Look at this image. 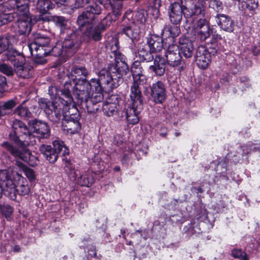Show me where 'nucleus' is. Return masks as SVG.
<instances>
[{
    "label": "nucleus",
    "mask_w": 260,
    "mask_h": 260,
    "mask_svg": "<svg viewBox=\"0 0 260 260\" xmlns=\"http://www.w3.org/2000/svg\"><path fill=\"white\" fill-rule=\"evenodd\" d=\"M64 165V169L68 176L69 179L76 183L81 185L89 187L94 181L93 177L86 172L81 173L75 169L71 160L67 158L63 159Z\"/></svg>",
    "instance_id": "423d86ee"
},
{
    "label": "nucleus",
    "mask_w": 260,
    "mask_h": 260,
    "mask_svg": "<svg viewBox=\"0 0 260 260\" xmlns=\"http://www.w3.org/2000/svg\"><path fill=\"white\" fill-rule=\"evenodd\" d=\"M258 150L260 151V147L257 144H253L251 142L243 145L239 150L238 153L243 156H247L251 151Z\"/></svg>",
    "instance_id": "f704fd0d"
},
{
    "label": "nucleus",
    "mask_w": 260,
    "mask_h": 260,
    "mask_svg": "<svg viewBox=\"0 0 260 260\" xmlns=\"http://www.w3.org/2000/svg\"><path fill=\"white\" fill-rule=\"evenodd\" d=\"M180 51L185 58H190L193 54V45L192 42L187 38L182 37L179 39Z\"/></svg>",
    "instance_id": "393cba45"
},
{
    "label": "nucleus",
    "mask_w": 260,
    "mask_h": 260,
    "mask_svg": "<svg viewBox=\"0 0 260 260\" xmlns=\"http://www.w3.org/2000/svg\"><path fill=\"white\" fill-rule=\"evenodd\" d=\"M4 55V59L9 61L15 69L24 66L25 63V58L24 55L15 49L8 50Z\"/></svg>",
    "instance_id": "dca6fc26"
},
{
    "label": "nucleus",
    "mask_w": 260,
    "mask_h": 260,
    "mask_svg": "<svg viewBox=\"0 0 260 260\" xmlns=\"http://www.w3.org/2000/svg\"><path fill=\"white\" fill-rule=\"evenodd\" d=\"M209 7L217 11L222 10V3L219 0H210L209 2Z\"/></svg>",
    "instance_id": "de8ad7c7"
},
{
    "label": "nucleus",
    "mask_w": 260,
    "mask_h": 260,
    "mask_svg": "<svg viewBox=\"0 0 260 260\" xmlns=\"http://www.w3.org/2000/svg\"><path fill=\"white\" fill-rule=\"evenodd\" d=\"M13 249L14 252H18L20 251V247L19 245H16L13 247Z\"/></svg>",
    "instance_id": "052dcab7"
},
{
    "label": "nucleus",
    "mask_w": 260,
    "mask_h": 260,
    "mask_svg": "<svg viewBox=\"0 0 260 260\" xmlns=\"http://www.w3.org/2000/svg\"><path fill=\"white\" fill-rule=\"evenodd\" d=\"M53 149L50 145L42 144L40 146L39 150L45 156L46 159L50 163H54L58 159V154L61 153L63 155L69 154V149L66 146L64 142L59 139L52 142Z\"/></svg>",
    "instance_id": "6e6552de"
},
{
    "label": "nucleus",
    "mask_w": 260,
    "mask_h": 260,
    "mask_svg": "<svg viewBox=\"0 0 260 260\" xmlns=\"http://www.w3.org/2000/svg\"><path fill=\"white\" fill-rule=\"evenodd\" d=\"M67 84L65 88L67 90L63 92L67 100L61 98H55L50 101L46 99H41L38 101L39 107L43 109L47 116L52 121H57L61 116L64 118L62 122V128L68 134H75L81 129V125L79 122V115L70 96L69 86Z\"/></svg>",
    "instance_id": "f257e3e1"
},
{
    "label": "nucleus",
    "mask_w": 260,
    "mask_h": 260,
    "mask_svg": "<svg viewBox=\"0 0 260 260\" xmlns=\"http://www.w3.org/2000/svg\"><path fill=\"white\" fill-rule=\"evenodd\" d=\"M151 96L156 103H162L165 100L166 94L164 83L158 81L151 86Z\"/></svg>",
    "instance_id": "a211bd4d"
},
{
    "label": "nucleus",
    "mask_w": 260,
    "mask_h": 260,
    "mask_svg": "<svg viewBox=\"0 0 260 260\" xmlns=\"http://www.w3.org/2000/svg\"><path fill=\"white\" fill-rule=\"evenodd\" d=\"M28 123L29 127L20 121H16L14 124L13 128L15 131L13 134H9V137L10 139L14 141L18 146H14L8 142H5L2 144V146L15 158L20 159L24 161L27 160L26 154H28L30 155V152L26 148L24 142H26V140H21L18 136V133L22 132L27 136L28 140H30L31 135L30 128L31 126L30 125V122Z\"/></svg>",
    "instance_id": "20e7f679"
},
{
    "label": "nucleus",
    "mask_w": 260,
    "mask_h": 260,
    "mask_svg": "<svg viewBox=\"0 0 260 260\" xmlns=\"http://www.w3.org/2000/svg\"><path fill=\"white\" fill-rule=\"evenodd\" d=\"M165 56L166 61L170 66L176 68L179 72L184 70L185 64L181 60L179 47L177 45H170L165 51Z\"/></svg>",
    "instance_id": "9d476101"
},
{
    "label": "nucleus",
    "mask_w": 260,
    "mask_h": 260,
    "mask_svg": "<svg viewBox=\"0 0 260 260\" xmlns=\"http://www.w3.org/2000/svg\"><path fill=\"white\" fill-rule=\"evenodd\" d=\"M77 38L76 33L72 32L65 39L62 44L58 43L54 47L51 46V52L52 54L55 56L62 55L67 57L73 55L77 51L78 47Z\"/></svg>",
    "instance_id": "0eeeda50"
},
{
    "label": "nucleus",
    "mask_w": 260,
    "mask_h": 260,
    "mask_svg": "<svg viewBox=\"0 0 260 260\" xmlns=\"http://www.w3.org/2000/svg\"><path fill=\"white\" fill-rule=\"evenodd\" d=\"M14 113L22 117L29 118L31 113L28 109L23 107L21 105L18 106L14 110Z\"/></svg>",
    "instance_id": "ea45409f"
},
{
    "label": "nucleus",
    "mask_w": 260,
    "mask_h": 260,
    "mask_svg": "<svg viewBox=\"0 0 260 260\" xmlns=\"http://www.w3.org/2000/svg\"><path fill=\"white\" fill-rule=\"evenodd\" d=\"M195 58L198 66L203 69L207 68L211 62V55L203 46L198 47Z\"/></svg>",
    "instance_id": "f3484780"
},
{
    "label": "nucleus",
    "mask_w": 260,
    "mask_h": 260,
    "mask_svg": "<svg viewBox=\"0 0 260 260\" xmlns=\"http://www.w3.org/2000/svg\"><path fill=\"white\" fill-rule=\"evenodd\" d=\"M147 49L148 48L146 45H140L139 47L137 52H135L136 58H135V59H136V60L134 62L131 68V72L133 75V68L136 65L135 67L136 68H140V69H141V74L146 77L143 73V70L140 65V62L142 61L149 62L152 60L153 59V56L152 55V53L150 51L148 52ZM145 78H146V77Z\"/></svg>",
    "instance_id": "ddd939ff"
},
{
    "label": "nucleus",
    "mask_w": 260,
    "mask_h": 260,
    "mask_svg": "<svg viewBox=\"0 0 260 260\" xmlns=\"http://www.w3.org/2000/svg\"><path fill=\"white\" fill-rule=\"evenodd\" d=\"M133 16L132 11H127L124 15L123 21L125 23L126 22V20L131 22L135 21V24L140 26V24H143L146 21L147 13L144 10L138 11L136 12L134 17L133 18L132 20H130V19L132 18Z\"/></svg>",
    "instance_id": "5701e85b"
},
{
    "label": "nucleus",
    "mask_w": 260,
    "mask_h": 260,
    "mask_svg": "<svg viewBox=\"0 0 260 260\" xmlns=\"http://www.w3.org/2000/svg\"><path fill=\"white\" fill-rule=\"evenodd\" d=\"M32 45V43H28V46L29 47L31 55H32V51H33Z\"/></svg>",
    "instance_id": "680f3d73"
},
{
    "label": "nucleus",
    "mask_w": 260,
    "mask_h": 260,
    "mask_svg": "<svg viewBox=\"0 0 260 260\" xmlns=\"http://www.w3.org/2000/svg\"><path fill=\"white\" fill-rule=\"evenodd\" d=\"M90 1L86 0H76L74 4V8L77 9L80 7H83L87 4L89 3Z\"/></svg>",
    "instance_id": "603ef678"
},
{
    "label": "nucleus",
    "mask_w": 260,
    "mask_h": 260,
    "mask_svg": "<svg viewBox=\"0 0 260 260\" xmlns=\"http://www.w3.org/2000/svg\"><path fill=\"white\" fill-rule=\"evenodd\" d=\"M31 17H20L18 14L15 22L20 35H29L32 29Z\"/></svg>",
    "instance_id": "aec40b11"
},
{
    "label": "nucleus",
    "mask_w": 260,
    "mask_h": 260,
    "mask_svg": "<svg viewBox=\"0 0 260 260\" xmlns=\"http://www.w3.org/2000/svg\"><path fill=\"white\" fill-rule=\"evenodd\" d=\"M151 14L153 16L154 19L158 18L160 15L159 8L152 7L151 9Z\"/></svg>",
    "instance_id": "4d7b16f0"
},
{
    "label": "nucleus",
    "mask_w": 260,
    "mask_h": 260,
    "mask_svg": "<svg viewBox=\"0 0 260 260\" xmlns=\"http://www.w3.org/2000/svg\"><path fill=\"white\" fill-rule=\"evenodd\" d=\"M169 31L170 34V37L172 38V39L177 36L180 32L179 29L177 26L171 27L169 29Z\"/></svg>",
    "instance_id": "3c124183"
},
{
    "label": "nucleus",
    "mask_w": 260,
    "mask_h": 260,
    "mask_svg": "<svg viewBox=\"0 0 260 260\" xmlns=\"http://www.w3.org/2000/svg\"><path fill=\"white\" fill-rule=\"evenodd\" d=\"M28 0H9V3L10 4L11 8L12 9L17 10L28 3Z\"/></svg>",
    "instance_id": "37998d69"
},
{
    "label": "nucleus",
    "mask_w": 260,
    "mask_h": 260,
    "mask_svg": "<svg viewBox=\"0 0 260 260\" xmlns=\"http://www.w3.org/2000/svg\"><path fill=\"white\" fill-rule=\"evenodd\" d=\"M110 18L109 15L107 16L103 20L100 28L99 27H90L86 32V35L89 38H92L94 41H99L101 38V30L105 29L107 25H109L111 23L110 21Z\"/></svg>",
    "instance_id": "4be33fe9"
},
{
    "label": "nucleus",
    "mask_w": 260,
    "mask_h": 260,
    "mask_svg": "<svg viewBox=\"0 0 260 260\" xmlns=\"http://www.w3.org/2000/svg\"><path fill=\"white\" fill-rule=\"evenodd\" d=\"M232 255L241 260H248L246 254L241 249H234L232 251Z\"/></svg>",
    "instance_id": "49530a36"
},
{
    "label": "nucleus",
    "mask_w": 260,
    "mask_h": 260,
    "mask_svg": "<svg viewBox=\"0 0 260 260\" xmlns=\"http://www.w3.org/2000/svg\"><path fill=\"white\" fill-rule=\"evenodd\" d=\"M17 11L21 13V14H18L20 17H30L29 16L30 13L29 12L28 3L24 5L23 7H21L17 9Z\"/></svg>",
    "instance_id": "09e8293b"
},
{
    "label": "nucleus",
    "mask_w": 260,
    "mask_h": 260,
    "mask_svg": "<svg viewBox=\"0 0 260 260\" xmlns=\"http://www.w3.org/2000/svg\"><path fill=\"white\" fill-rule=\"evenodd\" d=\"M165 59L159 55H157L154 59L153 64L149 67V70L156 75L162 76L165 72Z\"/></svg>",
    "instance_id": "a878e982"
},
{
    "label": "nucleus",
    "mask_w": 260,
    "mask_h": 260,
    "mask_svg": "<svg viewBox=\"0 0 260 260\" xmlns=\"http://www.w3.org/2000/svg\"><path fill=\"white\" fill-rule=\"evenodd\" d=\"M18 104V102L16 100H10L7 102L4 103L0 107L2 110L8 114L7 110H10L15 107Z\"/></svg>",
    "instance_id": "a19ab883"
},
{
    "label": "nucleus",
    "mask_w": 260,
    "mask_h": 260,
    "mask_svg": "<svg viewBox=\"0 0 260 260\" xmlns=\"http://www.w3.org/2000/svg\"><path fill=\"white\" fill-rule=\"evenodd\" d=\"M185 6L186 4L184 6V9H183L182 6H181L179 3L177 2L172 4L169 6L168 9L169 16L170 20L172 23L177 24L181 22L182 18V14H184ZM184 16L185 18H188L196 16L204 17L205 15H193L190 17H186L185 15H184Z\"/></svg>",
    "instance_id": "f8f14e48"
},
{
    "label": "nucleus",
    "mask_w": 260,
    "mask_h": 260,
    "mask_svg": "<svg viewBox=\"0 0 260 260\" xmlns=\"http://www.w3.org/2000/svg\"><path fill=\"white\" fill-rule=\"evenodd\" d=\"M140 26L129 22L128 25L124 27L122 29L123 33L133 41L137 39L140 34Z\"/></svg>",
    "instance_id": "cd10ccee"
},
{
    "label": "nucleus",
    "mask_w": 260,
    "mask_h": 260,
    "mask_svg": "<svg viewBox=\"0 0 260 260\" xmlns=\"http://www.w3.org/2000/svg\"><path fill=\"white\" fill-rule=\"evenodd\" d=\"M245 9H247L250 11H254L258 6V0H246L245 2Z\"/></svg>",
    "instance_id": "c03bdc74"
},
{
    "label": "nucleus",
    "mask_w": 260,
    "mask_h": 260,
    "mask_svg": "<svg viewBox=\"0 0 260 260\" xmlns=\"http://www.w3.org/2000/svg\"><path fill=\"white\" fill-rule=\"evenodd\" d=\"M107 41L106 47L111 50L115 58V63L111 66L108 70H102L98 73L96 81L100 83L103 89L112 90L118 87L122 81V78L128 72V68L125 61L124 56L118 51V41L115 38L111 37Z\"/></svg>",
    "instance_id": "f03ea898"
},
{
    "label": "nucleus",
    "mask_w": 260,
    "mask_h": 260,
    "mask_svg": "<svg viewBox=\"0 0 260 260\" xmlns=\"http://www.w3.org/2000/svg\"><path fill=\"white\" fill-rule=\"evenodd\" d=\"M216 21L223 30L229 32L233 31L234 25L230 17L224 14H218L216 17Z\"/></svg>",
    "instance_id": "bb28decb"
},
{
    "label": "nucleus",
    "mask_w": 260,
    "mask_h": 260,
    "mask_svg": "<svg viewBox=\"0 0 260 260\" xmlns=\"http://www.w3.org/2000/svg\"><path fill=\"white\" fill-rule=\"evenodd\" d=\"M37 52L36 54V59L40 58L41 60L39 61L34 60V64L37 63L38 64H43L46 62V59L44 57L47 55L51 52V46H47V48L43 47L37 46L35 48Z\"/></svg>",
    "instance_id": "7c9ffc66"
},
{
    "label": "nucleus",
    "mask_w": 260,
    "mask_h": 260,
    "mask_svg": "<svg viewBox=\"0 0 260 260\" xmlns=\"http://www.w3.org/2000/svg\"><path fill=\"white\" fill-rule=\"evenodd\" d=\"M88 9L78 17L77 22L80 27L91 23L95 18L94 15L100 14L101 12V9L96 3L93 4Z\"/></svg>",
    "instance_id": "4468645a"
},
{
    "label": "nucleus",
    "mask_w": 260,
    "mask_h": 260,
    "mask_svg": "<svg viewBox=\"0 0 260 260\" xmlns=\"http://www.w3.org/2000/svg\"><path fill=\"white\" fill-rule=\"evenodd\" d=\"M91 83H93L89 94V97L88 99V105L90 104L95 105L98 103L101 102L104 99L103 86H101L100 83L96 81L95 78L91 79ZM90 109V108L89 107Z\"/></svg>",
    "instance_id": "2eb2a0df"
},
{
    "label": "nucleus",
    "mask_w": 260,
    "mask_h": 260,
    "mask_svg": "<svg viewBox=\"0 0 260 260\" xmlns=\"http://www.w3.org/2000/svg\"><path fill=\"white\" fill-rule=\"evenodd\" d=\"M161 1L160 0H154L153 1V7L154 8H159L161 6Z\"/></svg>",
    "instance_id": "13d9d810"
},
{
    "label": "nucleus",
    "mask_w": 260,
    "mask_h": 260,
    "mask_svg": "<svg viewBox=\"0 0 260 260\" xmlns=\"http://www.w3.org/2000/svg\"><path fill=\"white\" fill-rule=\"evenodd\" d=\"M34 133L35 137L39 139H47L50 134V129L46 122L34 121Z\"/></svg>",
    "instance_id": "412c9836"
},
{
    "label": "nucleus",
    "mask_w": 260,
    "mask_h": 260,
    "mask_svg": "<svg viewBox=\"0 0 260 260\" xmlns=\"http://www.w3.org/2000/svg\"><path fill=\"white\" fill-rule=\"evenodd\" d=\"M110 8L112 9L113 14L115 17L114 20H115L116 17L121 14L122 11V3L120 2H113L111 5Z\"/></svg>",
    "instance_id": "4c0bfd02"
},
{
    "label": "nucleus",
    "mask_w": 260,
    "mask_h": 260,
    "mask_svg": "<svg viewBox=\"0 0 260 260\" xmlns=\"http://www.w3.org/2000/svg\"><path fill=\"white\" fill-rule=\"evenodd\" d=\"M0 211L3 216H4L8 221L12 219L14 208L9 204L0 203Z\"/></svg>",
    "instance_id": "72a5a7b5"
},
{
    "label": "nucleus",
    "mask_w": 260,
    "mask_h": 260,
    "mask_svg": "<svg viewBox=\"0 0 260 260\" xmlns=\"http://www.w3.org/2000/svg\"><path fill=\"white\" fill-rule=\"evenodd\" d=\"M0 72L8 76H12L14 74L13 68L6 63L0 64Z\"/></svg>",
    "instance_id": "a18cd8bd"
},
{
    "label": "nucleus",
    "mask_w": 260,
    "mask_h": 260,
    "mask_svg": "<svg viewBox=\"0 0 260 260\" xmlns=\"http://www.w3.org/2000/svg\"><path fill=\"white\" fill-rule=\"evenodd\" d=\"M68 0H54L59 6L66 5Z\"/></svg>",
    "instance_id": "bf43d9fd"
},
{
    "label": "nucleus",
    "mask_w": 260,
    "mask_h": 260,
    "mask_svg": "<svg viewBox=\"0 0 260 260\" xmlns=\"http://www.w3.org/2000/svg\"><path fill=\"white\" fill-rule=\"evenodd\" d=\"M12 172L4 170L0 171V199L3 193L11 200H16L15 183Z\"/></svg>",
    "instance_id": "1a4fd4ad"
},
{
    "label": "nucleus",
    "mask_w": 260,
    "mask_h": 260,
    "mask_svg": "<svg viewBox=\"0 0 260 260\" xmlns=\"http://www.w3.org/2000/svg\"><path fill=\"white\" fill-rule=\"evenodd\" d=\"M16 42V39L14 36L0 37V54L5 51H7L10 46Z\"/></svg>",
    "instance_id": "2f4dec72"
},
{
    "label": "nucleus",
    "mask_w": 260,
    "mask_h": 260,
    "mask_svg": "<svg viewBox=\"0 0 260 260\" xmlns=\"http://www.w3.org/2000/svg\"><path fill=\"white\" fill-rule=\"evenodd\" d=\"M15 187L16 186L15 185ZM16 190V196L17 197V192L21 196L27 194L30 191V188L27 184H22L15 188Z\"/></svg>",
    "instance_id": "79ce46f5"
},
{
    "label": "nucleus",
    "mask_w": 260,
    "mask_h": 260,
    "mask_svg": "<svg viewBox=\"0 0 260 260\" xmlns=\"http://www.w3.org/2000/svg\"><path fill=\"white\" fill-rule=\"evenodd\" d=\"M133 68V83L131 87L130 98L132 101V105L125 108L121 116H125L129 124H136L139 121V114L140 112L142 100L141 92L139 85H143L146 82V78L141 74V69Z\"/></svg>",
    "instance_id": "7ed1b4c3"
},
{
    "label": "nucleus",
    "mask_w": 260,
    "mask_h": 260,
    "mask_svg": "<svg viewBox=\"0 0 260 260\" xmlns=\"http://www.w3.org/2000/svg\"><path fill=\"white\" fill-rule=\"evenodd\" d=\"M114 170H115V171H119V170H120V168H119V167H118V166L115 167V168Z\"/></svg>",
    "instance_id": "e2e57ef3"
},
{
    "label": "nucleus",
    "mask_w": 260,
    "mask_h": 260,
    "mask_svg": "<svg viewBox=\"0 0 260 260\" xmlns=\"http://www.w3.org/2000/svg\"><path fill=\"white\" fill-rule=\"evenodd\" d=\"M34 38H35V40L34 41V44H35L36 46L43 47L45 48H47V46H50L49 45L50 40L48 38L44 37H36L34 34Z\"/></svg>",
    "instance_id": "58836bf2"
},
{
    "label": "nucleus",
    "mask_w": 260,
    "mask_h": 260,
    "mask_svg": "<svg viewBox=\"0 0 260 260\" xmlns=\"http://www.w3.org/2000/svg\"><path fill=\"white\" fill-rule=\"evenodd\" d=\"M17 12L7 13V12L0 14V26L7 24L11 21H15L18 17Z\"/></svg>",
    "instance_id": "c9c22d12"
},
{
    "label": "nucleus",
    "mask_w": 260,
    "mask_h": 260,
    "mask_svg": "<svg viewBox=\"0 0 260 260\" xmlns=\"http://www.w3.org/2000/svg\"><path fill=\"white\" fill-rule=\"evenodd\" d=\"M52 21L55 25L60 27L62 32H65L67 29L69 20L62 16H52V15H40L38 19L36 20L38 21Z\"/></svg>",
    "instance_id": "6ab92c4d"
},
{
    "label": "nucleus",
    "mask_w": 260,
    "mask_h": 260,
    "mask_svg": "<svg viewBox=\"0 0 260 260\" xmlns=\"http://www.w3.org/2000/svg\"><path fill=\"white\" fill-rule=\"evenodd\" d=\"M191 32L197 39L205 41L211 34L209 21L205 18H200L193 25Z\"/></svg>",
    "instance_id": "9b49d317"
},
{
    "label": "nucleus",
    "mask_w": 260,
    "mask_h": 260,
    "mask_svg": "<svg viewBox=\"0 0 260 260\" xmlns=\"http://www.w3.org/2000/svg\"><path fill=\"white\" fill-rule=\"evenodd\" d=\"M117 100L115 95H112L110 99L104 103L103 111L104 114L111 116L115 114L117 111Z\"/></svg>",
    "instance_id": "b1692460"
},
{
    "label": "nucleus",
    "mask_w": 260,
    "mask_h": 260,
    "mask_svg": "<svg viewBox=\"0 0 260 260\" xmlns=\"http://www.w3.org/2000/svg\"><path fill=\"white\" fill-rule=\"evenodd\" d=\"M7 84L6 78L4 76L0 75V92L4 91Z\"/></svg>",
    "instance_id": "5fc2aeb1"
},
{
    "label": "nucleus",
    "mask_w": 260,
    "mask_h": 260,
    "mask_svg": "<svg viewBox=\"0 0 260 260\" xmlns=\"http://www.w3.org/2000/svg\"><path fill=\"white\" fill-rule=\"evenodd\" d=\"M147 44L152 53L159 52L163 48L162 38L155 35L148 38Z\"/></svg>",
    "instance_id": "c85d7f7f"
},
{
    "label": "nucleus",
    "mask_w": 260,
    "mask_h": 260,
    "mask_svg": "<svg viewBox=\"0 0 260 260\" xmlns=\"http://www.w3.org/2000/svg\"><path fill=\"white\" fill-rule=\"evenodd\" d=\"M23 171L30 181H32V170L27 167H24L23 168Z\"/></svg>",
    "instance_id": "864d4df0"
},
{
    "label": "nucleus",
    "mask_w": 260,
    "mask_h": 260,
    "mask_svg": "<svg viewBox=\"0 0 260 260\" xmlns=\"http://www.w3.org/2000/svg\"><path fill=\"white\" fill-rule=\"evenodd\" d=\"M17 75L23 78H29L32 76V67H26L21 66L17 69H15Z\"/></svg>",
    "instance_id": "e433bc0d"
},
{
    "label": "nucleus",
    "mask_w": 260,
    "mask_h": 260,
    "mask_svg": "<svg viewBox=\"0 0 260 260\" xmlns=\"http://www.w3.org/2000/svg\"><path fill=\"white\" fill-rule=\"evenodd\" d=\"M9 9H12L9 3V0L0 3V14L7 12Z\"/></svg>",
    "instance_id": "8fccbe9b"
},
{
    "label": "nucleus",
    "mask_w": 260,
    "mask_h": 260,
    "mask_svg": "<svg viewBox=\"0 0 260 260\" xmlns=\"http://www.w3.org/2000/svg\"><path fill=\"white\" fill-rule=\"evenodd\" d=\"M54 6L51 0H38L37 8L41 13L45 14Z\"/></svg>",
    "instance_id": "473e14b6"
},
{
    "label": "nucleus",
    "mask_w": 260,
    "mask_h": 260,
    "mask_svg": "<svg viewBox=\"0 0 260 260\" xmlns=\"http://www.w3.org/2000/svg\"><path fill=\"white\" fill-rule=\"evenodd\" d=\"M97 1L99 4L103 5L106 9L110 8L112 4L110 0H97Z\"/></svg>",
    "instance_id": "6e6d98bb"
},
{
    "label": "nucleus",
    "mask_w": 260,
    "mask_h": 260,
    "mask_svg": "<svg viewBox=\"0 0 260 260\" xmlns=\"http://www.w3.org/2000/svg\"><path fill=\"white\" fill-rule=\"evenodd\" d=\"M88 72L84 67H75L71 71V75L70 79L72 80L73 84H74L76 82L82 80L83 79L86 80V77L87 76Z\"/></svg>",
    "instance_id": "c756f323"
},
{
    "label": "nucleus",
    "mask_w": 260,
    "mask_h": 260,
    "mask_svg": "<svg viewBox=\"0 0 260 260\" xmlns=\"http://www.w3.org/2000/svg\"><path fill=\"white\" fill-rule=\"evenodd\" d=\"M92 83H91V79L89 81L84 79L79 80V81L76 82L74 84H72L71 81H66L64 85L63 89L61 90L62 96L56 97L55 98H61L67 100V99L63 95V92L65 90H67V88H65L66 85L69 84V91L70 96L73 99L71 94V90H72L75 98L77 100V103L80 104L83 108L85 106L88 112H91L92 109H90L89 106L88 105V99L89 97ZM73 102L74 103L73 101ZM74 104H75V103Z\"/></svg>",
    "instance_id": "39448f33"
}]
</instances>
